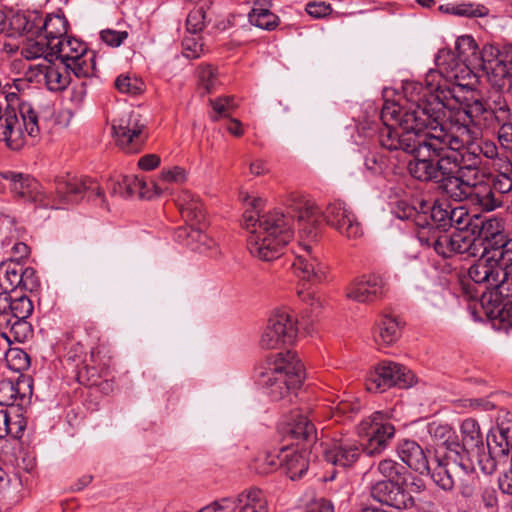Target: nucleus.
<instances>
[{
  "instance_id": "f257e3e1",
  "label": "nucleus",
  "mask_w": 512,
  "mask_h": 512,
  "mask_svg": "<svg viewBox=\"0 0 512 512\" xmlns=\"http://www.w3.org/2000/svg\"><path fill=\"white\" fill-rule=\"evenodd\" d=\"M244 203L247 206L243 214V225L249 232L247 245L250 253L263 260L277 259L293 237L291 218L308 220L317 213L315 204L300 195H292L289 199V208L292 215L286 216L280 210H273L260 215L263 200L257 197L246 196Z\"/></svg>"
},
{
  "instance_id": "f03ea898",
  "label": "nucleus",
  "mask_w": 512,
  "mask_h": 512,
  "mask_svg": "<svg viewBox=\"0 0 512 512\" xmlns=\"http://www.w3.org/2000/svg\"><path fill=\"white\" fill-rule=\"evenodd\" d=\"M470 83L434 84L435 101L443 104L440 119L435 126L448 139L450 145L456 148L469 147L472 140L470 125L483 129L495 128L498 115L499 98L493 102V107L487 108L479 99L462 101L458 92L468 87Z\"/></svg>"
},
{
  "instance_id": "7ed1b4c3",
  "label": "nucleus",
  "mask_w": 512,
  "mask_h": 512,
  "mask_svg": "<svg viewBox=\"0 0 512 512\" xmlns=\"http://www.w3.org/2000/svg\"><path fill=\"white\" fill-rule=\"evenodd\" d=\"M438 76L430 72L426 78V84L420 82H407L403 87L405 104L403 106L395 102H385L380 118L384 128L379 133V142L382 146L384 135L388 133L402 136L406 132L415 134L425 133L434 127L436 120L440 119L443 104L435 101L434 80Z\"/></svg>"
},
{
  "instance_id": "20e7f679",
  "label": "nucleus",
  "mask_w": 512,
  "mask_h": 512,
  "mask_svg": "<svg viewBox=\"0 0 512 512\" xmlns=\"http://www.w3.org/2000/svg\"><path fill=\"white\" fill-rule=\"evenodd\" d=\"M382 147L389 151H403L414 155L408 163L410 175L419 181H438L441 174H449L456 167V159L450 156L453 150L448 139L436 126L425 133L384 135Z\"/></svg>"
},
{
  "instance_id": "39448f33",
  "label": "nucleus",
  "mask_w": 512,
  "mask_h": 512,
  "mask_svg": "<svg viewBox=\"0 0 512 512\" xmlns=\"http://www.w3.org/2000/svg\"><path fill=\"white\" fill-rule=\"evenodd\" d=\"M4 177L11 180V190L19 197L39 203L44 207L65 209L81 201L84 193L92 191L97 197H104L103 190L90 178L60 176L55 179V197L43 191L41 184L29 176L7 172Z\"/></svg>"
},
{
  "instance_id": "423d86ee",
  "label": "nucleus",
  "mask_w": 512,
  "mask_h": 512,
  "mask_svg": "<svg viewBox=\"0 0 512 512\" xmlns=\"http://www.w3.org/2000/svg\"><path fill=\"white\" fill-rule=\"evenodd\" d=\"M303 379V365L296 353L288 350L269 355L256 369L257 383L272 400L285 398Z\"/></svg>"
},
{
  "instance_id": "0eeeda50",
  "label": "nucleus",
  "mask_w": 512,
  "mask_h": 512,
  "mask_svg": "<svg viewBox=\"0 0 512 512\" xmlns=\"http://www.w3.org/2000/svg\"><path fill=\"white\" fill-rule=\"evenodd\" d=\"M455 51L448 48L440 49L435 57V63L441 74L456 83L475 77L482 70L484 61V46L479 49L476 40L471 35L459 36L455 42Z\"/></svg>"
},
{
  "instance_id": "6e6552de",
  "label": "nucleus",
  "mask_w": 512,
  "mask_h": 512,
  "mask_svg": "<svg viewBox=\"0 0 512 512\" xmlns=\"http://www.w3.org/2000/svg\"><path fill=\"white\" fill-rule=\"evenodd\" d=\"M38 121V114L30 104H22L17 111L7 102H0V141L11 150H20L27 137L39 136Z\"/></svg>"
},
{
  "instance_id": "1a4fd4ad",
  "label": "nucleus",
  "mask_w": 512,
  "mask_h": 512,
  "mask_svg": "<svg viewBox=\"0 0 512 512\" xmlns=\"http://www.w3.org/2000/svg\"><path fill=\"white\" fill-rule=\"evenodd\" d=\"M52 55L60 63L71 67L72 74L78 79L95 76V54L88 50L87 45L74 37L66 36L52 46Z\"/></svg>"
},
{
  "instance_id": "9d476101",
  "label": "nucleus",
  "mask_w": 512,
  "mask_h": 512,
  "mask_svg": "<svg viewBox=\"0 0 512 512\" xmlns=\"http://www.w3.org/2000/svg\"><path fill=\"white\" fill-rule=\"evenodd\" d=\"M297 321L286 308L275 309L262 329L259 346L264 350L280 349L293 343L297 336Z\"/></svg>"
},
{
  "instance_id": "9b49d317",
  "label": "nucleus",
  "mask_w": 512,
  "mask_h": 512,
  "mask_svg": "<svg viewBox=\"0 0 512 512\" xmlns=\"http://www.w3.org/2000/svg\"><path fill=\"white\" fill-rule=\"evenodd\" d=\"M464 148L453 147L450 156L456 159V167L449 174H441L439 188L454 201L470 200L478 172L472 164L462 166Z\"/></svg>"
},
{
  "instance_id": "f8f14e48",
  "label": "nucleus",
  "mask_w": 512,
  "mask_h": 512,
  "mask_svg": "<svg viewBox=\"0 0 512 512\" xmlns=\"http://www.w3.org/2000/svg\"><path fill=\"white\" fill-rule=\"evenodd\" d=\"M116 144L126 153H138L142 150L148 132L144 119L135 110L124 112L112 124Z\"/></svg>"
},
{
  "instance_id": "ddd939ff",
  "label": "nucleus",
  "mask_w": 512,
  "mask_h": 512,
  "mask_svg": "<svg viewBox=\"0 0 512 512\" xmlns=\"http://www.w3.org/2000/svg\"><path fill=\"white\" fill-rule=\"evenodd\" d=\"M484 71L491 85L499 90L512 88V45L501 48L493 44L484 45Z\"/></svg>"
},
{
  "instance_id": "4468645a",
  "label": "nucleus",
  "mask_w": 512,
  "mask_h": 512,
  "mask_svg": "<svg viewBox=\"0 0 512 512\" xmlns=\"http://www.w3.org/2000/svg\"><path fill=\"white\" fill-rule=\"evenodd\" d=\"M413 382L414 375L405 366L391 361H382L369 371L365 385L369 392L379 393L392 386L409 387Z\"/></svg>"
},
{
  "instance_id": "2eb2a0df",
  "label": "nucleus",
  "mask_w": 512,
  "mask_h": 512,
  "mask_svg": "<svg viewBox=\"0 0 512 512\" xmlns=\"http://www.w3.org/2000/svg\"><path fill=\"white\" fill-rule=\"evenodd\" d=\"M358 434L367 439L363 451L369 456H374L387 447L388 441L395 434V428L385 419L382 412L377 411L360 422Z\"/></svg>"
},
{
  "instance_id": "dca6fc26",
  "label": "nucleus",
  "mask_w": 512,
  "mask_h": 512,
  "mask_svg": "<svg viewBox=\"0 0 512 512\" xmlns=\"http://www.w3.org/2000/svg\"><path fill=\"white\" fill-rule=\"evenodd\" d=\"M501 273H503L502 268L496 259H492L489 252L482 253L481 257L468 269V276L473 282L486 284L487 288L493 289L489 295L483 294L481 298L483 307H486L494 298L496 302H499Z\"/></svg>"
},
{
  "instance_id": "f3484780",
  "label": "nucleus",
  "mask_w": 512,
  "mask_h": 512,
  "mask_svg": "<svg viewBox=\"0 0 512 512\" xmlns=\"http://www.w3.org/2000/svg\"><path fill=\"white\" fill-rule=\"evenodd\" d=\"M324 218L330 227L349 240L359 239L364 234L362 224L355 212L347 203L341 200H336L327 205Z\"/></svg>"
},
{
  "instance_id": "a211bd4d",
  "label": "nucleus",
  "mask_w": 512,
  "mask_h": 512,
  "mask_svg": "<svg viewBox=\"0 0 512 512\" xmlns=\"http://www.w3.org/2000/svg\"><path fill=\"white\" fill-rule=\"evenodd\" d=\"M438 255L450 258L456 254L476 257L481 253V241L467 229H459L451 234L444 233L438 242Z\"/></svg>"
},
{
  "instance_id": "6ab92c4d",
  "label": "nucleus",
  "mask_w": 512,
  "mask_h": 512,
  "mask_svg": "<svg viewBox=\"0 0 512 512\" xmlns=\"http://www.w3.org/2000/svg\"><path fill=\"white\" fill-rule=\"evenodd\" d=\"M388 289L384 276L369 274L352 282L346 288V296L359 303H370L384 297Z\"/></svg>"
},
{
  "instance_id": "aec40b11",
  "label": "nucleus",
  "mask_w": 512,
  "mask_h": 512,
  "mask_svg": "<svg viewBox=\"0 0 512 512\" xmlns=\"http://www.w3.org/2000/svg\"><path fill=\"white\" fill-rule=\"evenodd\" d=\"M361 444L353 437L341 434L334 437L324 450L327 462L343 468L350 467L359 459Z\"/></svg>"
},
{
  "instance_id": "412c9836",
  "label": "nucleus",
  "mask_w": 512,
  "mask_h": 512,
  "mask_svg": "<svg viewBox=\"0 0 512 512\" xmlns=\"http://www.w3.org/2000/svg\"><path fill=\"white\" fill-rule=\"evenodd\" d=\"M459 451L457 449L448 448L443 455L437 454L430 463V472L433 482L444 491H451L454 488V473L457 469L462 468L458 463Z\"/></svg>"
},
{
  "instance_id": "4be33fe9",
  "label": "nucleus",
  "mask_w": 512,
  "mask_h": 512,
  "mask_svg": "<svg viewBox=\"0 0 512 512\" xmlns=\"http://www.w3.org/2000/svg\"><path fill=\"white\" fill-rule=\"evenodd\" d=\"M292 269L303 280H321L325 275V266L314 253L310 244L300 243L294 252Z\"/></svg>"
},
{
  "instance_id": "5701e85b",
  "label": "nucleus",
  "mask_w": 512,
  "mask_h": 512,
  "mask_svg": "<svg viewBox=\"0 0 512 512\" xmlns=\"http://www.w3.org/2000/svg\"><path fill=\"white\" fill-rule=\"evenodd\" d=\"M154 192L148 190V185L135 175H119L109 179L108 190L111 195L128 198L138 194L141 198H152L162 194L158 184H152Z\"/></svg>"
},
{
  "instance_id": "b1692460",
  "label": "nucleus",
  "mask_w": 512,
  "mask_h": 512,
  "mask_svg": "<svg viewBox=\"0 0 512 512\" xmlns=\"http://www.w3.org/2000/svg\"><path fill=\"white\" fill-rule=\"evenodd\" d=\"M203 225L197 227L182 226L175 232V239L180 244L189 247L191 250L200 253H207L210 256H217L218 245L214 239L202 231Z\"/></svg>"
},
{
  "instance_id": "393cba45",
  "label": "nucleus",
  "mask_w": 512,
  "mask_h": 512,
  "mask_svg": "<svg viewBox=\"0 0 512 512\" xmlns=\"http://www.w3.org/2000/svg\"><path fill=\"white\" fill-rule=\"evenodd\" d=\"M402 484L377 480L371 486V496L378 502L396 509L398 512L406 507L408 494L401 488Z\"/></svg>"
},
{
  "instance_id": "a878e982",
  "label": "nucleus",
  "mask_w": 512,
  "mask_h": 512,
  "mask_svg": "<svg viewBox=\"0 0 512 512\" xmlns=\"http://www.w3.org/2000/svg\"><path fill=\"white\" fill-rule=\"evenodd\" d=\"M38 67L48 90L60 92L69 86L71 67H67V65L60 62H53L52 59L47 63L39 64Z\"/></svg>"
},
{
  "instance_id": "bb28decb",
  "label": "nucleus",
  "mask_w": 512,
  "mask_h": 512,
  "mask_svg": "<svg viewBox=\"0 0 512 512\" xmlns=\"http://www.w3.org/2000/svg\"><path fill=\"white\" fill-rule=\"evenodd\" d=\"M177 206L186 226L197 227L205 222V212L201 200L188 190L179 192L176 199Z\"/></svg>"
},
{
  "instance_id": "cd10ccee",
  "label": "nucleus",
  "mask_w": 512,
  "mask_h": 512,
  "mask_svg": "<svg viewBox=\"0 0 512 512\" xmlns=\"http://www.w3.org/2000/svg\"><path fill=\"white\" fill-rule=\"evenodd\" d=\"M402 324L399 319L389 314H383L375 323L373 337L377 345L388 347L399 340L402 334Z\"/></svg>"
},
{
  "instance_id": "c85d7f7f",
  "label": "nucleus",
  "mask_w": 512,
  "mask_h": 512,
  "mask_svg": "<svg viewBox=\"0 0 512 512\" xmlns=\"http://www.w3.org/2000/svg\"><path fill=\"white\" fill-rule=\"evenodd\" d=\"M33 310V303L26 295L12 297L6 292H1L0 319H28L32 315Z\"/></svg>"
},
{
  "instance_id": "c756f323",
  "label": "nucleus",
  "mask_w": 512,
  "mask_h": 512,
  "mask_svg": "<svg viewBox=\"0 0 512 512\" xmlns=\"http://www.w3.org/2000/svg\"><path fill=\"white\" fill-rule=\"evenodd\" d=\"M400 459L414 471L425 474L430 472V463L422 447L413 440H404L398 447Z\"/></svg>"
},
{
  "instance_id": "7c9ffc66",
  "label": "nucleus",
  "mask_w": 512,
  "mask_h": 512,
  "mask_svg": "<svg viewBox=\"0 0 512 512\" xmlns=\"http://www.w3.org/2000/svg\"><path fill=\"white\" fill-rule=\"evenodd\" d=\"M478 228V238L483 242H487L490 248H496L497 245H503V241L507 238L505 234V223L503 218L490 216L481 221L480 225H475Z\"/></svg>"
},
{
  "instance_id": "2f4dec72",
  "label": "nucleus",
  "mask_w": 512,
  "mask_h": 512,
  "mask_svg": "<svg viewBox=\"0 0 512 512\" xmlns=\"http://www.w3.org/2000/svg\"><path fill=\"white\" fill-rule=\"evenodd\" d=\"M489 452L496 457L511 453L512 461V422L498 423L497 427L487 436Z\"/></svg>"
},
{
  "instance_id": "473e14b6",
  "label": "nucleus",
  "mask_w": 512,
  "mask_h": 512,
  "mask_svg": "<svg viewBox=\"0 0 512 512\" xmlns=\"http://www.w3.org/2000/svg\"><path fill=\"white\" fill-rule=\"evenodd\" d=\"M406 473L407 470L402 464L392 459H383L376 467L372 466L370 470L365 473L364 477L368 479L378 474L382 478L381 480L403 484L406 481Z\"/></svg>"
},
{
  "instance_id": "72a5a7b5",
  "label": "nucleus",
  "mask_w": 512,
  "mask_h": 512,
  "mask_svg": "<svg viewBox=\"0 0 512 512\" xmlns=\"http://www.w3.org/2000/svg\"><path fill=\"white\" fill-rule=\"evenodd\" d=\"M286 433L297 441L312 442L316 440L317 431L312 420L303 414L294 412L287 423Z\"/></svg>"
},
{
  "instance_id": "f704fd0d",
  "label": "nucleus",
  "mask_w": 512,
  "mask_h": 512,
  "mask_svg": "<svg viewBox=\"0 0 512 512\" xmlns=\"http://www.w3.org/2000/svg\"><path fill=\"white\" fill-rule=\"evenodd\" d=\"M470 203L478 205L482 211L490 212L504 205L501 195L494 193L490 184H477L475 182Z\"/></svg>"
},
{
  "instance_id": "c9c22d12",
  "label": "nucleus",
  "mask_w": 512,
  "mask_h": 512,
  "mask_svg": "<svg viewBox=\"0 0 512 512\" xmlns=\"http://www.w3.org/2000/svg\"><path fill=\"white\" fill-rule=\"evenodd\" d=\"M20 53L27 60L44 58L45 63L53 58L51 42L42 37V34L27 37L21 46Z\"/></svg>"
},
{
  "instance_id": "e433bc0d",
  "label": "nucleus",
  "mask_w": 512,
  "mask_h": 512,
  "mask_svg": "<svg viewBox=\"0 0 512 512\" xmlns=\"http://www.w3.org/2000/svg\"><path fill=\"white\" fill-rule=\"evenodd\" d=\"M498 115L495 125H498L497 139L502 149L505 151L512 147V122L511 111L507 102L499 97Z\"/></svg>"
},
{
  "instance_id": "4c0bfd02",
  "label": "nucleus",
  "mask_w": 512,
  "mask_h": 512,
  "mask_svg": "<svg viewBox=\"0 0 512 512\" xmlns=\"http://www.w3.org/2000/svg\"><path fill=\"white\" fill-rule=\"evenodd\" d=\"M308 465L306 450L294 451L282 448V466L290 479L300 478L307 471Z\"/></svg>"
},
{
  "instance_id": "58836bf2",
  "label": "nucleus",
  "mask_w": 512,
  "mask_h": 512,
  "mask_svg": "<svg viewBox=\"0 0 512 512\" xmlns=\"http://www.w3.org/2000/svg\"><path fill=\"white\" fill-rule=\"evenodd\" d=\"M41 24L42 37L51 42L52 46L67 36L68 21L64 15L49 14L43 17Z\"/></svg>"
},
{
  "instance_id": "ea45409f",
  "label": "nucleus",
  "mask_w": 512,
  "mask_h": 512,
  "mask_svg": "<svg viewBox=\"0 0 512 512\" xmlns=\"http://www.w3.org/2000/svg\"><path fill=\"white\" fill-rule=\"evenodd\" d=\"M439 9L447 14L468 18L486 17L489 15V9L486 6L470 1L447 3L441 5Z\"/></svg>"
},
{
  "instance_id": "a19ab883",
  "label": "nucleus",
  "mask_w": 512,
  "mask_h": 512,
  "mask_svg": "<svg viewBox=\"0 0 512 512\" xmlns=\"http://www.w3.org/2000/svg\"><path fill=\"white\" fill-rule=\"evenodd\" d=\"M239 512H268L267 502L263 492L257 488H250L237 496Z\"/></svg>"
},
{
  "instance_id": "79ce46f5",
  "label": "nucleus",
  "mask_w": 512,
  "mask_h": 512,
  "mask_svg": "<svg viewBox=\"0 0 512 512\" xmlns=\"http://www.w3.org/2000/svg\"><path fill=\"white\" fill-rule=\"evenodd\" d=\"M26 385V381L23 379H2L0 380V405L12 407L16 405L19 400H23L25 393H23L22 387Z\"/></svg>"
},
{
  "instance_id": "37998d69",
  "label": "nucleus",
  "mask_w": 512,
  "mask_h": 512,
  "mask_svg": "<svg viewBox=\"0 0 512 512\" xmlns=\"http://www.w3.org/2000/svg\"><path fill=\"white\" fill-rule=\"evenodd\" d=\"M43 16L37 12L29 13L28 15H16L13 17L12 25L20 33L28 35V37H35L41 33Z\"/></svg>"
},
{
  "instance_id": "c03bdc74",
  "label": "nucleus",
  "mask_w": 512,
  "mask_h": 512,
  "mask_svg": "<svg viewBox=\"0 0 512 512\" xmlns=\"http://www.w3.org/2000/svg\"><path fill=\"white\" fill-rule=\"evenodd\" d=\"M90 361V369L98 373L100 378L108 377L110 375L112 357L110 355V350L107 347L103 345L93 347L90 352Z\"/></svg>"
},
{
  "instance_id": "a18cd8bd",
  "label": "nucleus",
  "mask_w": 512,
  "mask_h": 512,
  "mask_svg": "<svg viewBox=\"0 0 512 512\" xmlns=\"http://www.w3.org/2000/svg\"><path fill=\"white\" fill-rule=\"evenodd\" d=\"M416 224L418 225L416 236L419 242L422 245H426L428 247L432 246L435 252L438 254V242L440 241V238L443 236L444 232L434 224L428 222L427 219L419 220Z\"/></svg>"
},
{
  "instance_id": "49530a36",
  "label": "nucleus",
  "mask_w": 512,
  "mask_h": 512,
  "mask_svg": "<svg viewBox=\"0 0 512 512\" xmlns=\"http://www.w3.org/2000/svg\"><path fill=\"white\" fill-rule=\"evenodd\" d=\"M20 269L21 265L19 263H2L0 265V287L3 288L2 292H6L8 290L13 291L17 287H20Z\"/></svg>"
},
{
  "instance_id": "de8ad7c7",
  "label": "nucleus",
  "mask_w": 512,
  "mask_h": 512,
  "mask_svg": "<svg viewBox=\"0 0 512 512\" xmlns=\"http://www.w3.org/2000/svg\"><path fill=\"white\" fill-rule=\"evenodd\" d=\"M210 4V1L204 0L190 11L186 19L188 34H198L204 29L206 26V11Z\"/></svg>"
},
{
  "instance_id": "09e8293b",
  "label": "nucleus",
  "mask_w": 512,
  "mask_h": 512,
  "mask_svg": "<svg viewBox=\"0 0 512 512\" xmlns=\"http://www.w3.org/2000/svg\"><path fill=\"white\" fill-rule=\"evenodd\" d=\"M2 325L9 328V332L16 342L22 343L32 335V326L27 319L1 318Z\"/></svg>"
},
{
  "instance_id": "8fccbe9b",
  "label": "nucleus",
  "mask_w": 512,
  "mask_h": 512,
  "mask_svg": "<svg viewBox=\"0 0 512 512\" xmlns=\"http://www.w3.org/2000/svg\"><path fill=\"white\" fill-rule=\"evenodd\" d=\"M270 9L251 10L248 14L249 22L264 30H274L279 25V17Z\"/></svg>"
},
{
  "instance_id": "3c124183",
  "label": "nucleus",
  "mask_w": 512,
  "mask_h": 512,
  "mask_svg": "<svg viewBox=\"0 0 512 512\" xmlns=\"http://www.w3.org/2000/svg\"><path fill=\"white\" fill-rule=\"evenodd\" d=\"M498 301L495 298L490 302V307L486 308V314L489 317L499 316L503 322H506L509 327H512V298H506L503 296L498 297Z\"/></svg>"
},
{
  "instance_id": "603ef678",
  "label": "nucleus",
  "mask_w": 512,
  "mask_h": 512,
  "mask_svg": "<svg viewBox=\"0 0 512 512\" xmlns=\"http://www.w3.org/2000/svg\"><path fill=\"white\" fill-rule=\"evenodd\" d=\"M512 163L507 161L504 165V171L496 174L492 178L490 186L494 193L504 196L512 191Z\"/></svg>"
},
{
  "instance_id": "864d4df0",
  "label": "nucleus",
  "mask_w": 512,
  "mask_h": 512,
  "mask_svg": "<svg viewBox=\"0 0 512 512\" xmlns=\"http://www.w3.org/2000/svg\"><path fill=\"white\" fill-rule=\"evenodd\" d=\"M282 466V457L275 453H262L258 455L253 463V468L260 475L270 474Z\"/></svg>"
},
{
  "instance_id": "5fc2aeb1",
  "label": "nucleus",
  "mask_w": 512,
  "mask_h": 512,
  "mask_svg": "<svg viewBox=\"0 0 512 512\" xmlns=\"http://www.w3.org/2000/svg\"><path fill=\"white\" fill-rule=\"evenodd\" d=\"M462 441L469 447H477L482 443V434L475 419H465L461 424Z\"/></svg>"
},
{
  "instance_id": "6e6d98bb",
  "label": "nucleus",
  "mask_w": 512,
  "mask_h": 512,
  "mask_svg": "<svg viewBox=\"0 0 512 512\" xmlns=\"http://www.w3.org/2000/svg\"><path fill=\"white\" fill-rule=\"evenodd\" d=\"M202 38L198 34H189L182 41V53L188 59H197L204 53Z\"/></svg>"
},
{
  "instance_id": "4d7b16f0",
  "label": "nucleus",
  "mask_w": 512,
  "mask_h": 512,
  "mask_svg": "<svg viewBox=\"0 0 512 512\" xmlns=\"http://www.w3.org/2000/svg\"><path fill=\"white\" fill-rule=\"evenodd\" d=\"M115 87L121 93L137 95L143 90V82L136 77L120 75L115 81Z\"/></svg>"
},
{
  "instance_id": "13d9d810",
  "label": "nucleus",
  "mask_w": 512,
  "mask_h": 512,
  "mask_svg": "<svg viewBox=\"0 0 512 512\" xmlns=\"http://www.w3.org/2000/svg\"><path fill=\"white\" fill-rule=\"evenodd\" d=\"M449 209L451 205L447 203L434 204L431 208L430 219L432 224L441 229L442 231L449 227Z\"/></svg>"
},
{
  "instance_id": "bf43d9fd",
  "label": "nucleus",
  "mask_w": 512,
  "mask_h": 512,
  "mask_svg": "<svg viewBox=\"0 0 512 512\" xmlns=\"http://www.w3.org/2000/svg\"><path fill=\"white\" fill-rule=\"evenodd\" d=\"M9 367L14 371H25L30 367V357L22 349H11L6 355Z\"/></svg>"
},
{
  "instance_id": "052dcab7",
  "label": "nucleus",
  "mask_w": 512,
  "mask_h": 512,
  "mask_svg": "<svg viewBox=\"0 0 512 512\" xmlns=\"http://www.w3.org/2000/svg\"><path fill=\"white\" fill-rule=\"evenodd\" d=\"M198 83L206 93H211L218 84L216 70L211 66H201L198 70Z\"/></svg>"
},
{
  "instance_id": "680f3d73",
  "label": "nucleus",
  "mask_w": 512,
  "mask_h": 512,
  "mask_svg": "<svg viewBox=\"0 0 512 512\" xmlns=\"http://www.w3.org/2000/svg\"><path fill=\"white\" fill-rule=\"evenodd\" d=\"M492 253L490 256L492 259H496L499 266L506 268L512 263V240L506 238L503 241V245H497L496 248H491Z\"/></svg>"
},
{
  "instance_id": "e2e57ef3",
  "label": "nucleus",
  "mask_w": 512,
  "mask_h": 512,
  "mask_svg": "<svg viewBox=\"0 0 512 512\" xmlns=\"http://www.w3.org/2000/svg\"><path fill=\"white\" fill-rule=\"evenodd\" d=\"M429 432L435 438L444 439L443 444L448 445L446 448L447 451H448V448L457 449V450L461 449V446L458 443L449 442V439L452 435V431L448 425L432 423L429 426Z\"/></svg>"
},
{
  "instance_id": "0e129e2a",
  "label": "nucleus",
  "mask_w": 512,
  "mask_h": 512,
  "mask_svg": "<svg viewBox=\"0 0 512 512\" xmlns=\"http://www.w3.org/2000/svg\"><path fill=\"white\" fill-rule=\"evenodd\" d=\"M449 213V227H455L459 231V229H464L469 224V214L464 207L451 206Z\"/></svg>"
},
{
  "instance_id": "69168bd1",
  "label": "nucleus",
  "mask_w": 512,
  "mask_h": 512,
  "mask_svg": "<svg viewBox=\"0 0 512 512\" xmlns=\"http://www.w3.org/2000/svg\"><path fill=\"white\" fill-rule=\"evenodd\" d=\"M27 421L20 413L18 408H13L11 423L8 426V435L11 437L18 439L23 435V432L26 428Z\"/></svg>"
},
{
  "instance_id": "338daca9",
  "label": "nucleus",
  "mask_w": 512,
  "mask_h": 512,
  "mask_svg": "<svg viewBox=\"0 0 512 512\" xmlns=\"http://www.w3.org/2000/svg\"><path fill=\"white\" fill-rule=\"evenodd\" d=\"M160 179L167 183H183L187 179L186 170L180 166L164 168L160 173Z\"/></svg>"
},
{
  "instance_id": "774afa93",
  "label": "nucleus",
  "mask_w": 512,
  "mask_h": 512,
  "mask_svg": "<svg viewBox=\"0 0 512 512\" xmlns=\"http://www.w3.org/2000/svg\"><path fill=\"white\" fill-rule=\"evenodd\" d=\"M502 270L499 294L506 298H512V263L506 268L502 267Z\"/></svg>"
}]
</instances>
